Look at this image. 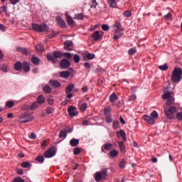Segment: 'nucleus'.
Wrapping results in <instances>:
<instances>
[{"label": "nucleus", "mask_w": 182, "mask_h": 182, "mask_svg": "<svg viewBox=\"0 0 182 182\" xmlns=\"http://www.w3.org/2000/svg\"><path fill=\"white\" fill-rule=\"evenodd\" d=\"M113 29L114 31V36L113 37V39L114 41H117L122 36V31H124V28H122V24L119 22L116 21L113 25Z\"/></svg>", "instance_id": "nucleus-1"}, {"label": "nucleus", "mask_w": 182, "mask_h": 182, "mask_svg": "<svg viewBox=\"0 0 182 182\" xmlns=\"http://www.w3.org/2000/svg\"><path fill=\"white\" fill-rule=\"evenodd\" d=\"M182 80V70L181 68H174L171 75V80L173 83H179Z\"/></svg>", "instance_id": "nucleus-2"}, {"label": "nucleus", "mask_w": 182, "mask_h": 182, "mask_svg": "<svg viewBox=\"0 0 182 182\" xmlns=\"http://www.w3.org/2000/svg\"><path fill=\"white\" fill-rule=\"evenodd\" d=\"M144 120L151 124L154 125L155 124V121L159 118V114L156 110L152 111L149 115H144Z\"/></svg>", "instance_id": "nucleus-3"}, {"label": "nucleus", "mask_w": 182, "mask_h": 182, "mask_svg": "<svg viewBox=\"0 0 182 182\" xmlns=\"http://www.w3.org/2000/svg\"><path fill=\"white\" fill-rule=\"evenodd\" d=\"M176 112H177L176 107H170L168 109H164V114L168 119L173 120L175 119L174 114Z\"/></svg>", "instance_id": "nucleus-4"}, {"label": "nucleus", "mask_w": 182, "mask_h": 182, "mask_svg": "<svg viewBox=\"0 0 182 182\" xmlns=\"http://www.w3.org/2000/svg\"><path fill=\"white\" fill-rule=\"evenodd\" d=\"M32 29L36 32L43 33L45 31H48L49 27L45 23H43L41 25L33 23Z\"/></svg>", "instance_id": "nucleus-5"}, {"label": "nucleus", "mask_w": 182, "mask_h": 182, "mask_svg": "<svg viewBox=\"0 0 182 182\" xmlns=\"http://www.w3.org/2000/svg\"><path fill=\"white\" fill-rule=\"evenodd\" d=\"M18 118L19 120H21L20 124L31 122L35 119V117L33 115L26 114H23L22 115L19 116Z\"/></svg>", "instance_id": "nucleus-6"}, {"label": "nucleus", "mask_w": 182, "mask_h": 182, "mask_svg": "<svg viewBox=\"0 0 182 182\" xmlns=\"http://www.w3.org/2000/svg\"><path fill=\"white\" fill-rule=\"evenodd\" d=\"M55 154H56V148L53 146V147H50L49 149H48L46 152H45L44 157H46V159H50L55 156Z\"/></svg>", "instance_id": "nucleus-7"}, {"label": "nucleus", "mask_w": 182, "mask_h": 182, "mask_svg": "<svg viewBox=\"0 0 182 182\" xmlns=\"http://www.w3.org/2000/svg\"><path fill=\"white\" fill-rule=\"evenodd\" d=\"M68 112L71 117H76L78 114L76 107L74 106H70L68 109Z\"/></svg>", "instance_id": "nucleus-8"}, {"label": "nucleus", "mask_w": 182, "mask_h": 182, "mask_svg": "<svg viewBox=\"0 0 182 182\" xmlns=\"http://www.w3.org/2000/svg\"><path fill=\"white\" fill-rule=\"evenodd\" d=\"M163 92L164 94L162 95V100H168L172 97L171 92L168 91V87L164 88Z\"/></svg>", "instance_id": "nucleus-9"}, {"label": "nucleus", "mask_w": 182, "mask_h": 182, "mask_svg": "<svg viewBox=\"0 0 182 182\" xmlns=\"http://www.w3.org/2000/svg\"><path fill=\"white\" fill-rule=\"evenodd\" d=\"M70 66V62L68 60L64 59L60 62V67L63 69H67Z\"/></svg>", "instance_id": "nucleus-10"}, {"label": "nucleus", "mask_w": 182, "mask_h": 182, "mask_svg": "<svg viewBox=\"0 0 182 182\" xmlns=\"http://www.w3.org/2000/svg\"><path fill=\"white\" fill-rule=\"evenodd\" d=\"M64 48L67 50H73V43L70 41H67L65 42V47Z\"/></svg>", "instance_id": "nucleus-11"}, {"label": "nucleus", "mask_w": 182, "mask_h": 182, "mask_svg": "<svg viewBox=\"0 0 182 182\" xmlns=\"http://www.w3.org/2000/svg\"><path fill=\"white\" fill-rule=\"evenodd\" d=\"M55 20L58 23V24L61 26L62 28H65L66 27V23L63 19L60 16H57L55 18Z\"/></svg>", "instance_id": "nucleus-12"}, {"label": "nucleus", "mask_w": 182, "mask_h": 182, "mask_svg": "<svg viewBox=\"0 0 182 182\" xmlns=\"http://www.w3.org/2000/svg\"><path fill=\"white\" fill-rule=\"evenodd\" d=\"M70 75H73V73H72V71L67 70V71L61 72L60 76L63 79H68Z\"/></svg>", "instance_id": "nucleus-13"}, {"label": "nucleus", "mask_w": 182, "mask_h": 182, "mask_svg": "<svg viewBox=\"0 0 182 182\" xmlns=\"http://www.w3.org/2000/svg\"><path fill=\"white\" fill-rule=\"evenodd\" d=\"M75 89V84L73 82L70 83L66 89H65V93L66 94H69L71 93L72 91H73V90Z\"/></svg>", "instance_id": "nucleus-14"}, {"label": "nucleus", "mask_w": 182, "mask_h": 182, "mask_svg": "<svg viewBox=\"0 0 182 182\" xmlns=\"http://www.w3.org/2000/svg\"><path fill=\"white\" fill-rule=\"evenodd\" d=\"M112 149V144L110 143L105 144L102 147V151L104 152L105 151H111Z\"/></svg>", "instance_id": "nucleus-15"}, {"label": "nucleus", "mask_w": 182, "mask_h": 182, "mask_svg": "<svg viewBox=\"0 0 182 182\" xmlns=\"http://www.w3.org/2000/svg\"><path fill=\"white\" fill-rule=\"evenodd\" d=\"M92 38L95 41H101L102 39V36H100L99 31H95V33H93V34L92 35Z\"/></svg>", "instance_id": "nucleus-16"}, {"label": "nucleus", "mask_w": 182, "mask_h": 182, "mask_svg": "<svg viewBox=\"0 0 182 182\" xmlns=\"http://www.w3.org/2000/svg\"><path fill=\"white\" fill-rule=\"evenodd\" d=\"M49 83L51 86H53V87H60V86H61V83L57 80H51Z\"/></svg>", "instance_id": "nucleus-17"}, {"label": "nucleus", "mask_w": 182, "mask_h": 182, "mask_svg": "<svg viewBox=\"0 0 182 182\" xmlns=\"http://www.w3.org/2000/svg\"><path fill=\"white\" fill-rule=\"evenodd\" d=\"M37 103L42 105L46 102V98L43 95H39L36 99Z\"/></svg>", "instance_id": "nucleus-18"}, {"label": "nucleus", "mask_w": 182, "mask_h": 182, "mask_svg": "<svg viewBox=\"0 0 182 182\" xmlns=\"http://www.w3.org/2000/svg\"><path fill=\"white\" fill-rule=\"evenodd\" d=\"M119 144V146L120 149V151L122 154H125L126 153V146L124 145V141H118Z\"/></svg>", "instance_id": "nucleus-19"}, {"label": "nucleus", "mask_w": 182, "mask_h": 182, "mask_svg": "<svg viewBox=\"0 0 182 182\" xmlns=\"http://www.w3.org/2000/svg\"><path fill=\"white\" fill-rule=\"evenodd\" d=\"M23 70L24 72H28L31 70V67L30 65L28 63V62L25 61L23 63Z\"/></svg>", "instance_id": "nucleus-20"}, {"label": "nucleus", "mask_w": 182, "mask_h": 182, "mask_svg": "<svg viewBox=\"0 0 182 182\" xmlns=\"http://www.w3.org/2000/svg\"><path fill=\"white\" fill-rule=\"evenodd\" d=\"M47 58L48 60H51L53 63H57L58 58L53 55L48 54L47 55Z\"/></svg>", "instance_id": "nucleus-21"}, {"label": "nucleus", "mask_w": 182, "mask_h": 182, "mask_svg": "<svg viewBox=\"0 0 182 182\" xmlns=\"http://www.w3.org/2000/svg\"><path fill=\"white\" fill-rule=\"evenodd\" d=\"M0 14H5V15L8 14V9L6 6H1L0 7Z\"/></svg>", "instance_id": "nucleus-22"}, {"label": "nucleus", "mask_w": 182, "mask_h": 182, "mask_svg": "<svg viewBox=\"0 0 182 182\" xmlns=\"http://www.w3.org/2000/svg\"><path fill=\"white\" fill-rule=\"evenodd\" d=\"M22 67H23V65H22V63L21 62H16L15 64H14V69L16 70H20L22 69Z\"/></svg>", "instance_id": "nucleus-23"}, {"label": "nucleus", "mask_w": 182, "mask_h": 182, "mask_svg": "<svg viewBox=\"0 0 182 182\" xmlns=\"http://www.w3.org/2000/svg\"><path fill=\"white\" fill-rule=\"evenodd\" d=\"M71 146L75 147L77 144H79V139H73L70 141Z\"/></svg>", "instance_id": "nucleus-24"}, {"label": "nucleus", "mask_w": 182, "mask_h": 182, "mask_svg": "<svg viewBox=\"0 0 182 182\" xmlns=\"http://www.w3.org/2000/svg\"><path fill=\"white\" fill-rule=\"evenodd\" d=\"M108 4L112 8H116L117 7V2L116 0H107Z\"/></svg>", "instance_id": "nucleus-25"}, {"label": "nucleus", "mask_w": 182, "mask_h": 182, "mask_svg": "<svg viewBox=\"0 0 182 182\" xmlns=\"http://www.w3.org/2000/svg\"><path fill=\"white\" fill-rule=\"evenodd\" d=\"M53 55L58 59L61 58L63 56V53L59 51H54Z\"/></svg>", "instance_id": "nucleus-26"}, {"label": "nucleus", "mask_w": 182, "mask_h": 182, "mask_svg": "<svg viewBox=\"0 0 182 182\" xmlns=\"http://www.w3.org/2000/svg\"><path fill=\"white\" fill-rule=\"evenodd\" d=\"M67 21L70 26H75V21H73L72 17H70V16L67 15Z\"/></svg>", "instance_id": "nucleus-27"}, {"label": "nucleus", "mask_w": 182, "mask_h": 182, "mask_svg": "<svg viewBox=\"0 0 182 182\" xmlns=\"http://www.w3.org/2000/svg\"><path fill=\"white\" fill-rule=\"evenodd\" d=\"M43 90L46 94L50 93L52 92V89L49 85L44 86Z\"/></svg>", "instance_id": "nucleus-28"}, {"label": "nucleus", "mask_w": 182, "mask_h": 182, "mask_svg": "<svg viewBox=\"0 0 182 182\" xmlns=\"http://www.w3.org/2000/svg\"><path fill=\"white\" fill-rule=\"evenodd\" d=\"M118 97H117V95H115V93H112L110 97H109V101L112 102V103H114V102L116 100H117Z\"/></svg>", "instance_id": "nucleus-29"}, {"label": "nucleus", "mask_w": 182, "mask_h": 182, "mask_svg": "<svg viewBox=\"0 0 182 182\" xmlns=\"http://www.w3.org/2000/svg\"><path fill=\"white\" fill-rule=\"evenodd\" d=\"M17 50L22 54L28 55L29 53L28 50L26 48H18Z\"/></svg>", "instance_id": "nucleus-30"}, {"label": "nucleus", "mask_w": 182, "mask_h": 182, "mask_svg": "<svg viewBox=\"0 0 182 182\" xmlns=\"http://www.w3.org/2000/svg\"><path fill=\"white\" fill-rule=\"evenodd\" d=\"M175 102V98L173 97H170L169 99L167 100L166 102V105L167 106H170L172 104H173Z\"/></svg>", "instance_id": "nucleus-31"}, {"label": "nucleus", "mask_w": 182, "mask_h": 182, "mask_svg": "<svg viewBox=\"0 0 182 182\" xmlns=\"http://www.w3.org/2000/svg\"><path fill=\"white\" fill-rule=\"evenodd\" d=\"M95 181L100 182L102 180L101 172H97L95 176Z\"/></svg>", "instance_id": "nucleus-32"}, {"label": "nucleus", "mask_w": 182, "mask_h": 182, "mask_svg": "<svg viewBox=\"0 0 182 182\" xmlns=\"http://www.w3.org/2000/svg\"><path fill=\"white\" fill-rule=\"evenodd\" d=\"M47 102L49 105L52 106L55 103V100H54L53 97L50 96L48 97Z\"/></svg>", "instance_id": "nucleus-33"}, {"label": "nucleus", "mask_w": 182, "mask_h": 182, "mask_svg": "<svg viewBox=\"0 0 182 182\" xmlns=\"http://www.w3.org/2000/svg\"><path fill=\"white\" fill-rule=\"evenodd\" d=\"M104 112H105V114L106 115V117L111 116V108H110V107H105V109L104 110Z\"/></svg>", "instance_id": "nucleus-34"}, {"label": "nucleus", "mask_w": 182, "mask_h": 182, "mask_svg": "<svg viewBox=\"0 0 182 182\" xmlns=\"http://www.w3.org/2000/svg\"><path fill=\"white\" fill-rule=\"evenodd\" d=\"M118 154H119V152L117 149H113L110 152V156H111L112 158L117 157L118 156Z\"/></svg>", "instance_id": "nucleus-35"}, {"label": "nucleus", "mask_w": 182, "mask_h": 182, "mask_svg": "<svg viewBox=\"0 0 182 182\" xmlns=\"http://www.w3.org/2000/svg\"><path fill=\"white\" fill-rule=\"evenodd\" d=\"M31 62L33 64L38 65L40 63V60L37 57H32L31 58Z\"/></svg>", "instance_id": "nucleus-36"}, {"label": "nucleus", "mask_w": 182, "mask_h": 182, "mask_svg": "<svg viewBox=\"0 0 182 182\" xmlns=\"http://www.w3.org/2000/svg\"><path fill=\"white\" fill-rule=\"evenodd\" d=\"M67 136V132L64 130H62L60 132V134H59V137L60 139H65Z\"/></svg>", "instance_id": "nucleus-37"}, {"label": "nucleus", "mask_w": 182, "mask_h": 182, "mask_svg": "<svg viewBox=\"0 0 182 182\" xmlns=\"http://www.w3.org/2000/svg\"><path fill=\"white\" fill-rule=\"evenodd\" d=\"M85 16L82 14H77L75 15L74 19L83 20Z\"/></svg>", "instance_id": "nucleus-38"}, {"label": "nucleus", "mask_w": 182, "mask_h": 182, "mask_svg": "<svg viewBox=\"0 0 182 182\" xmlns=\"http://www.w3.org/2000/svg\"><path fill=\"white\" fill-rule=\"evenodd\" d=\"M21 166L23 168H27L31 167V164L30 162H22L21 164Z\"/></svg>", "instance_id": "nucleus-39"}, {"label": "nucleus", "mask_w": 182, "mask_h": 182, "mask_svg": "<svg viewBox=\"0 0 182 182\" xmlns=\"http://www.w3.org/2000/svg\"><path fill=\"white\" fill-rule=\"evenodd\" d=\"M119 134L121 135V136L122 137V139L126 141H127V136H126V133L124 132V130L120 129L119 130Z\"/></svg>", "instance_id": "nucleus-40"}, {"label": "nucleus", "mask_w": 182, "mask_h": 182, "mask_svg": "<svg viewBox=\"0 0 182 182\" xmlns=\"http://www.w3.org/2000/svg\"><path fill=\"white\" fill-rule=\"evenodd\" d=\"M38 108V105L36 102H33V104L31 105V110H36Z\"/></svg>", "instance_id": "nucleus-41"}, {"label": "nucleus", "mask_w": 182, "mask_h": 182, "mask_svg": "<svg viewBox=\"0 0 182 182\" xmlns=\"http://www.w3.org/2000/svg\"><path fill=\"white\" fill-rule=\"evenodd\" d=\"M36 48L38 52H43L44 50V47L41 44L36 46Z\"/></svg>", "instance_id": "nucleus-42"}, {"label": "nucleus", "mask_w": 182, "mask_h": 182, "mask_svg": "<svg viewBox=\"0 0 182 182\" xmlns=\"http://www.w3.org/2000/svg\"><path fill=\"white\" fill-rule=\"evenodd\" d=\"M81 152H82V149H80L79 147L74 148V155L80 154Z\"/></svg>", "instance_id": "nucleus-43"}, {"label": "nucleus", "mask_w": 182, "mask_h": 182, "mask_svg": "<svg viewBox=\"0 0 182 182\" xmlns=\"http://www.w3.org/2000/svg\"><path fill=\"white\" fill-rule=\"evenodd\" d=\"M6 106L8 107V108H12L14 107V102H12V101H8L6 102Z\"/></svg>", "instance_id": "nucleus-44"}, {"label": "nucleus", "mask_w": 182, "mask_h": 182, "mask_svg": "<svg viewBox=\"0 0 182 182\" xmlns=\"http://www.w3.org/2000/svg\"><path fill=\"white\" fill-rule=\"evenodd\" d=\"M36 160L39 163H43L44 161V157L43 155H39L38 156H36Z\"/></svg>", "instance_id": "nucleus-45"}, {"label": "nucleus", "mask_w": 182, "mask_h": 182, "mask_svg": "<svg viewBox=\"0 0 182 182\" xmlns=\"http://www.w3.org/2000/svg\"><path fill=\"white\" fill-rule=\"evenodd\" d=\"M159 69H161V70H167L168 69V65L165 63L162 65H159Z\"/></svg>", "instance_id": "nucleus-46"}, {"label": "nucleus", "mask_w": 182, "mask_h": 182, "mask_svg": "<svg viewBox=\"0 0 182 182\" xmlns=\"http://www.w3.org/2000/svg\"><path fill=\"white\" fill-rule=\"evenodd\" d=\"M87 104L84 102L80 106V110L82 111V112H85L87 109Z\"/></svg>", "instance_id": "nucleus-47"}, {"label": "nucleus", "mask_w": 182, "mask_h": 182, "mask_svg": "<svg viewBox=\"0 0 182 182\" xmlns=\"http://www.w3.org/2000/svg\"><path fill=\"white\" fill-rule=\"evenodd\" d=\"M126 164H127L126 161H124V159H122V161L119 163V167L121 168H124L125 167Z\"/></svg>", "instance_id": "nucleus-48"}, {"label": "nucleus", "mask_w": 182, "mask_h": 182, "mask_svg": "<svg viewBox=\"0 0 182 182\" xmlns=\"http://www.w3.org/2000/svg\"><path fill=\"white\" fill-rule=\"evenodd\" d=\"M73 60L75 63H77L80 61V57L77 54H75L73 57Z\"/></svg>", "instance_id": "nucleus-49"}, {"label": "nucleus", "mask_w": 182, "mask_h": 182, "mask_svg": "<svg viewBox=\"0 0 182 182\" xmlns=\"http://www.w3.org/2000/svg\"><path fill=\"white\" fill-rule=\"evenodd\" d=\"M53 111H54V109H53V108L51 107H48V108L46 109V113H47L48 114H53Z\"/></svg>", "instance_id": "nucleus-50"}, {"label": "nucleus", "mask_w": 182, "mask_h": 182, "mask_svg": "<svg viewBox=\"0 0 182 182\" xmlns=\"http://www.w3.org/2000/svg\"><path fill=\"white\" fill-rule=\"evenodd\" d=\"M176 118L178 121L182 122V112H177Z\"/></svg>", "instance_id": "nucleus-51"}, {"label": "nucleus", "mask_w": 182, "mask_h": 182, "mask_svg": "<svg viewBox=\"0 0 182 182\" xmlns=\"http://www.w3.org/2000/svg\"><path fill=\"white\" fill-rule=\"evenodd\" d=\"M9 1L11 5L14 6L18 4L21 1V0H9Z\"/></svg>", "instance_id": "nucleus-52"}, {"label": "nucleus", "mask_w": 182, "mask_h": 182, "mask_svg": "<svg viewBox=\"0 0 182 182\" xmlns=\"http://www.w3.org/2000/svg\"><path fill=\"white\" fill-rule=\"evenodd\" d=\"M105 121L107 124H110L112 122L113 119H112L111 115L110 116H107V117L105 118Z\"/></svg>", "instance_id": "nucleus-53"}, {"label": "nucleus", "mask_w": 182, "mask_h": 182, "mask_svg": "<svg viewBox=\"0 0 182 182\" xmlns=\"http://www.w3.org/2000/svg\"><path fill=\"white\" fill-rule=\"evenodd\" d=\"M119 122L118 121H114L113 122V128L114 129H117L119 128Z\"/></svg>", "instance_id": "nucleus-54"}, {"label": "nucleus", "mask_w": 182, "mask_h": 182, "mask_svg": "<svg viewBox=\"0 0 182 182\" xmlns=\"http://www.w3.org/2000/svg\"><path fill=\"white\" fill-rule=\"evenodd\" d=\"M12 182H25L24 180H23L20 177H17V178H15Z\"/></svg>", "instance_id": "nucleus-55"}, {"label": "nucleus", "mask_w": 182, "mask_h": 182, "mask_svg": "<svg viewBox=\"0 0 182 182\" xmlns=\"http://www.w3.org/2000/svg\"><path fill=\"white\" fill-rule=\"evenodd\" d=\"M86 57L89 59V60H92L95 58V54L93 53H87Z\"/></svg>", "instance_id": "nucleus-56"}, {"label": "nucleus", "mask_w": 182, "mask_h": 182, "mask_svg": "<svg viewBox=\"0 0 182 182\" xmlns=\"http://www.w3.org/2000/svg\"><path fill=\"white\" fill-rule=\"evenodd\" d=\"M129 54L132 55H134V53H136V48H131L129 50Z\"/></svg>", "instance_id": "nucleus-57"}, {"label": "nucleus", "mask_w": 182, "mask_h": 182, "mask_svg": "<svg viewBox=\"0 0 182 182\" xmlns=\"http://www.w3.org/2000/svg\"><path fill=\"white\" fill-rule=\"evenodd\" d=\"M28 137L31 139H36V137H37V135L36 134H35L34 132H32L29 136Z\"/></svg>", "instance_id": "nucleus-58"}, {"label": "nucleus", "mask_w": 182, "mask_h": 182, "mask_svg": "<svg viewBox=\"0 0 182 182\" xmlns=\"http://www.w3.org/2000/svg\"><path fill=\"white\" fill-rule=\"evenodd\" d=\"M101 175H102V178L105 179L107 177V171H102L100 172Z\"/></svg>", "instance_id": "nucleus-59"}, {"label": "nucleus", "mask_w": 182, "mask_h": 182, "mask_svg": "<svg viewBox=\"0 0 182 182\" xmlns=\"http://www.w3.org/2000/svg\"><path fill=\"white\" fill-rule=\"evenodd\" d=\"M64 57L68 58V59H70L72 58V53H65L63 54Z\"/></svg>", "instance_id": "nucleus-60"}, {"label": "nucleus", "mask_w": 182, "mask_h": 182, "mask_svg": "<svg viewBox=\"0 0 182 182\" xmlns=\"http://www.w3.org/2000/svg\"><path fill=\"white\" fill-rule=\"evenodd\" d=\"M97 6V3L96 0H92L91 7L95 9Z\"/></svg>", "instance_id": "nucleus-61"}, {"label": "nucleus", "mask_w": 182, "mask_h": 182, "mask_svg": "<svg viewBox=\"0 0 182 182\" xmlns=\"http://www.w3.org/2000/svg\"><path fill=\"white\" fill-rule=\"evenodd\" d=\"M1 70H3V72L6 73L8 71V67L6 65H3V66H1Z\"/></svg>", "instance_id": "nucleus-62"}, {"label": "nucleus", "mask_w": 182, "mask_h": 182, "mask_svg": "<svg viewBox=\"0 0 182 182\" xmlns=\"http://www.w3.org/2000/svg\"><path fill=\"white\" fill-rule=\"evenodd\" d=\"M102 28L103 31H107L109 30V27L108 25H102Z\"/></svg>", "instance_id": "nucleus-63"}, {"label": "nucleus", "mask_w": 182, "mask_h": 182, "mask_svg": "<svg viewBox=\"0 0 182 182\" xmlns=\"http://www.w3.org/2000/svg\"><path fill=\"white\" fill-rule=\"evenodd\" d=\"M124 16L127 18H129L132 16V14L129 11H125L124 13Z\"/></svg>", "instance_id": "nucleus-64"}]
</instances>
